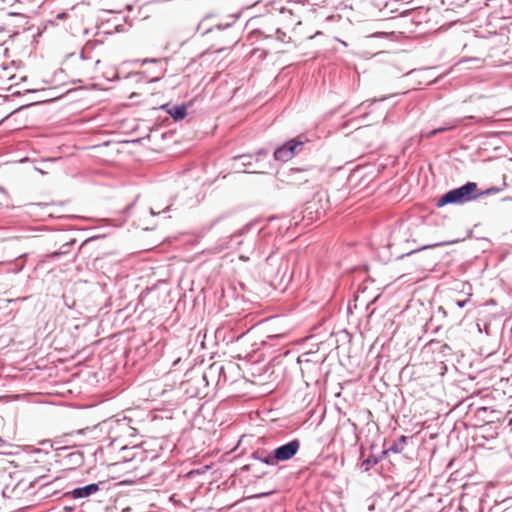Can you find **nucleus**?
<instances>
[{"label":"nucleus","mask_w":512,"mask_h":512,"mask_svg":"<svg viewBox=\"0 0 512 512\" xmlns=\"http://www.w3.org/2000/svg\"><path fill=\"white\" fill-rule=\"evenodd\" d=\"M391 450H393L394 452H400V451H401V449H399V448L397 447V445H393V446L391 447Z\"/></svg>","instance_id":"nucleus-17"},{"label":"nucleus","mask_w":512,"mask_h":512,"mask_svg":"<svg viewBox=\"0 0 512 512\" xmlns=\"http://www.w3.org/2000/svg\"><path fill=\"white\" fill-rule=\"evenodd\" d=\"M478 197V186L475 182H468L465 185L445 193L437 202L438 207L447 204H463Z\"/></svg>","instance_id":"nucleus-1"},{"label":"nucleus","mask_w":512,"mask_h":512,"mask_svg":"<svg viewBox=\"0 0 512 512\" xmlns=\"http://www.w3.org/2000/svg\"><path fill=\"white\" fill-rule=\"evenodd\" d=\"M274 158L278 161H288L291 157V152H288L287 148L282 145L281 147L277 148L274 152Z\"/></svg>","instance_id":"nucleus-7"},{"label":"nucleus","mask_w":512,"mask_h":512,"mask_svg":"<svg viewBox=\"0 0 512 512\" xmlns=\"http://www.w3.org/2000/svg\"><path fill=\"white\" fill-rule=\"evenodd\" d=\"M167 113L175 120H181L186 117L187 108L185 105H176L167 109Z\"/></svg>","instance_id":"nucleus-6"},{"label":"nucleus","mask_w":512,"mask_h":512,"mask_svg":"<svg viewBox=\"0 0 512 512\" xmlns=\"http://www.w3.org/2000/svg\"><path fill=\"white\" fill-rule=\"evenodd\" d=\"M303 144H304L303 140L292 139V140H289L288 142H286L284 144V146L287 148L288 152H291V157H293L296 153V150L299 147H302Z\"/></svg>","instance_id":"nucleus-9"},{"label":"nucleus","mask_w":512,"mask_h":512,"mask_svg":"<svg viewBox=\"0 0 512 512\" xmlns=\"http://www.w3.org/2000/svg\"><path fill=\"white\" fill-rule=\"evenodd\" d=\"M99 490L97 484H89L85 487L76 488L72 491V495L74 498H84L87 497Z\"/></svg>","instance_id":"nucleus-5"},{"label":"nucleus","mask_w":512,"mask_h":512,"mask_svg":"<svg viewBox=\"0 0 512 512\" xmlns=\"http://www.w3.org/2000/svg\"><path fill=\"white\" fill-rule=\"evenodd\" d=\"M310 181V173L304 169H291L287 175V184L293 187H300Z\"/></svg>","instance_id":"nucleus-4"},{"label":"nucleus","mask_w":512,"mask_h":512,"mask_svg":"<svg viewBox=\"0 0 512 512\" xmlns=\"http://www.w3.org/2000/svg\"><path fill=\"white\" fill-rule=\"evenodd\" d=\"M317 34H320V32L319 31H316L315 33L306 32V27L303 25V30H302L300 36L301 37H306L308 35H312V38H314V36L317 35Z\"/></svg>","instance_id":"nucleus-12"},{"label":"nucleus","mask_w":512,"mask_h":512,"mask_svg":"<svg viewBox=\"0 0 512 512\" xmlns=\"http://www.w3.org/2000/svg\"><path fill=\"white\" fill-rule=\"evenodd\" d=\"M268 38L269 36H265L260 30H253L247 35V42L254 45L256 42Z\"/></svg>","instance_id":"nucleus-8"},{"label":"nucleus","mask_w":512,"mask_h":512,"mask_svg":"<svg viewBox=\"0 0 512 512\" xmlns=\"http://www.w3.org/2000/svg\"><path fill=\"white\" fill-rule=\"evenodd\" d=\"M239 259H240L241 261H248V260H249V256L240 255V256H239Z\"/></svg>","instance_id":"nucleus-15"},{"label":"nucleus","mask_w":512,"mask_h":512,"mask_svg":"<svg viewBox=\"0 0 512 512\" xmlns=\"http://www.w3.org/2000/svg\"><path fill=\"white\" fill-rule=\"evenodd\" d=\"M300 448L299 440H292L278 448L263 459L268 465H276L278 462L287 461L293 458Z\"/></svg>","instance_id":"nucleus-2"},{"label":"nucleus","mask_w":512,"mask_h":512,"mask_svg":"<svg viewBox=\"0 0 512 512\" xmlns=\"http://www.w3.org/2000/svg\"><path fill=\"white\" fill-rule=\"evenodd\" d=\"M67 16H68V15H67V13H65V12H63V13H59V14H57V15H56V19H58V20H64V19H66V18H67Z\"/></svg>","instance_id":"nucleus-13"},{"label":"nucleus","mask_w":512,"mask_h":512,"mask_svg":"<svg viewBox=\"0 0 512 512\" xmlns=\"http://www.w3.org/2000/svg\"><path fill=\"white\" fill-rule=\"evenodd\" d=\"M17 2L22 3V4H29V3L34 2V0H17Z\"/></svg>","instance_id":"nucleus-14"},{"label":"nucleus","mask_w":512,"mask_h":512,"mask_svg":"<svg viewBox=\"0 0 512 512\" xmlns=\"http://www.w3.org/2000/svg\"><path fill=\"white\" fill-rule=\"evenodd\" d=\"M453 127H454V126H451V127H440V128H437V129H435V130L431 131V132L428 134V136H429V137H430V136H433V135H435V134H437V133L444 132V131H446V130H448V129H451V128H453Z\"/></svg>","instance_id":"nucleus-11"},{"label":"nucleus","mask_w":512,"mask_h":512,"mask_svg":"<svg viewBox=\"0 0 512 512\" xmlns=\"http://www.w3.org/2000/svg\"><path fill=\"white\" fill-rule=\"evenodd\" d=\"M303 30V24L299 22L296 27L292 29V32L289 36L286 35L280 28H277L276 35L277 39L282 43H293L300 44L305 40L312 39V35H308L306 37H301L300 34Z\"/></svg>","instance_id":"nucleus-3"},{"label":"nucleus","mask_w":512,"mask_h":512,"mask_svg":"<svg viewBox=\"0 0 512 512\" xmlns=\"http://www.w3.org/2000/svg\"><path fill=\"white\" fill-rule=\"evenodd\" d=\"M400 443L402 445H404L406 443V437L405 436H401L400 439H399Z\"/></svg>","instance_id":"nucleus-16"},{"label":"nucleus","mask_w":512,"mask_h":512,"mask_svg":"<svg viewBox=\"0 0 512 512\" xmlns=\"http://www.w3.org/2000/svg\"><path fill=\"white\" fill-rule=\"evenodd\" d=\"M499 191H500V188H498V187H491L489 189H486L485 191L479 192L478 193V197L482 196V195L495 194V193H498Z\"/></svg>","instance_id":"nucleus-10"}]
</instances>
